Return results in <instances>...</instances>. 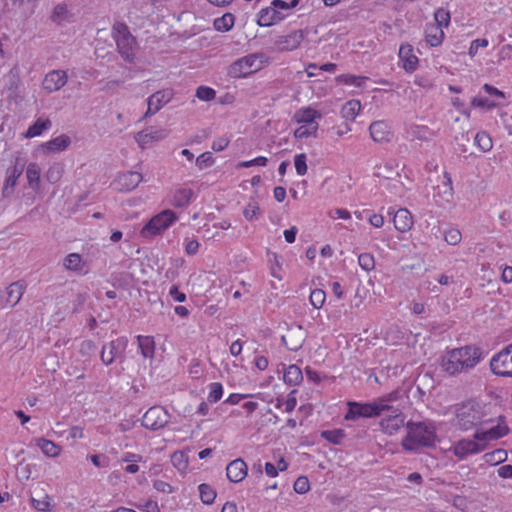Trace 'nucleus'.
<instances>
[{
  "label": "nucleus",
  "instance_id": "obj_1",
  "mask_svg": "<svg viewBox=\"0 0 512 512\" xmlns=\"http://www.w3.org/2000/svg\"><path fill=\"white\" fill-rule=\"evenodd\" d=\"M486 357L484 350L476 344H466L447 350L441 359L442 369L449 375L468 373Z\"/></svg>",
  "mask_w": 512,
  "mask_h": 512
},
{
  "label": "nucleus",
  "instance_id": "obj_43",
  "mask_svg": "<svg viewBox=\"0 0 512 512\" xmlns=\"http://www.w3.org/2000/svg\"><path fill=\"white\" fill-rule=\"evenodd\" d=\"M171 462L173 466L181 472L185 471L189 465L188 456L183 451H175L171 455Z\"/></svg>",
  "mask_w": 512,
  "mask_h": 512
},
{
  "label": "nucleus",
  "instance_id": "obj_2",
  "mask_svg": "<svg viewBox=\"0 0 512 512\" xmlns=\"http://www.w3.org/2000/svg\"><path fill=\"white\" fill-rule=\"evenodd\" d=\"M407 434L402 438L401 446L405 451H415L422 447L434 446L437 434L435 426L430 422L406 423Z\"/></svg>",
  "mask_w": 512,
  "mask_h": 512
},
{
  "label": "nucleus",
  "instance_id": "obj_26",
  "mask_svg": "<svg viewBox=\"0 0 512 512\" xmlns=\"http://www.w3.org/2000/svg\"><path fill=\"white\" fill-rule=\"evenodd\" d=\"M248 473L246 462L241 459L231 461L226 467V476L230 482L239 483L244 480Z\"/></svg>",
  "mask_w": 512,
  "mask_h": 512
},
{
  "label": "nucleus",
  "instance_id": "obj_30",
  "mask_svg": "<svg viewBox=\"0 0 512 512\" xmlns=\"http://www.w3.org/2000/svg\"><path fill=\"white\" fill-rule=\"evenodd\" d=\"M36 446L41 450V452L49 458H56L62 452V447L52 440L40 437L35 439Z\"/></svg>",
  "mask_w": 512,
  "mask_h": 512
},
{
  "label": "nucleus",
  "instance_id": "obj_57",
  "mask_svg": "<svg viewBox=\"0 0 512 512\" xmlns=\"http://www.w3.org/2000/svg\"><path fill=\"white\" fill-rule=\"evenodd\" d=\"M367 221L374 228H382L385 223L384 216L381 213H376L373 210L367 212Z\"/></svg>",
  "mask_w": 512,
  "mask_h": 512
},
{
  "label": "nucleus",
  "instance_id": "obj_47",
  "mask_svg": "<svg viewBox=\"0 0 512 512\" xmlns=\"http://www.w3.org/2000/svg\"><path fill=\"white\" fill-rule=\"evenodd\" d=\"M63 172V166L60 163H54L48 168L46 172V179L50 183H57L61 179Z\"/></svg>",
  "mask_w": 512,
  "mask_h": 512
},
{
  "label": "nucleus",
  "instance_id": "obj_54",
  "mask_svg": "<svg viewBox=\"0 0 512 512\" xmlns=\"http://www.w3.org/2000/svg\"><path fill=\"white\" fill-rule=\"evenodd\" d=\"M462 234L456 228H450L444 231V240L449 245H457L461 242Z\"/></svg>",
  "mask_w": 512,
  "mask_h": 512
},
{
  "label": "nucleus",
  "instance_id": "obj_28",
  "mask_svg": "<svg viewBox=\"0 0 512 512\" xmlns=\"http://www.w3.org/2000/svg\"><path fill=\"white\" fill-rule=\"evenodd\" d=\"M126 341L117 339L105 344L101 351V360L105 365L111 364L116 356L120 353L121 349L125 347Z\"/></svg>",
  "mask_w": 512,
  "mask_h": 512
},
{
  "label": "nucleus",
  "instance_id": "obj_7",
  "mask_svg": "<svg viewBox=\"0 0 512 512\" xmlns=\"http://www.w3.org/2000/svg\"><path fill=\"white\" fill-rule=\"evenodd\" d=\"M270 64V58L264 52L245 55L228 67V75L234 79L247 78Z\"/></svg>",
  "mask_w": 512,
  "mask_h": 512
},
{
  "label": "nucleus",
  "instance_id": "obj_18",
  "mask_svg": "<svg viewBox=\"0 0 512 512\" xmlns=\"http://www.w3.org/2000/svg\"><path fill=\"white\" fill-rule=\"evenodd\" d=\"M369 133L373 141L380 144L389 143L394 135L391 124L385 120L373 121Z\"/></svg>",
  "mask_w": 512,
  "mask_h": 512
},
{
  "label": "nucleus",
  "instance_id": "obj_15",
  "mask_svg": "<svg viewBox=\"0 0 512 512\" xmlns=\"http://www.w3.org/2000/svg\"><path fill=\"white\" fill-rule=\"evenodd\" d=\"M405 419L406 416L401 410L393 409L391 410V414L380 419L379 428L383 434L394 436L406 426Z\"/></svg>",
  "mask_w": 512,
  "mask_h": 512
},
{
  "label": "nucleus",
  "instance_id": "obj_63",
  "mask_svg": "<svg viewBox=\"0 0 512 512\" xmlns=\"http://www.w3.org/2000/svg\"><path fill=\"white\" fill-rule=\"evenodd\" d=\"M297 391L294 389L290 391L287 395V398L284 399L283 405H284V412L290 413L292 412L296 405H297V397H296Z\"/></svg>",
  "mask_w": 512,
  "mask_h": 512
},
{
  "label": "nucleus",
  "instance_id": "obj_22",
  "mask_svg": "<svg viewBox=\"0 0 512 512\" xmlns=\"http://www.w3.org/2000/svg\"><path fill=\"white\" fill-rule=\"evenodd\" d=\"M71 144V138L66 134H61L51 140L39 145L38 149L41 154L49 156L65 151Z\"/></svg>",
  "mask_w": 512,
  "mask_h": 512
},
{
  "label": "nucleus",
  "instance_id": "obj_52",
  "mask_svg": "<svg viewBox=\"0 0 512 512\" xmlns=\"http://www.w3.org/2000/svg\"><path fill=\"white\" fill-rule=\"evenodd\" d=\"M52 20L58 24L68 20L69 18V10L66 5H57L51 16Z\"/></svg>",
  "mask_w": 512,
  "mask_h": 512
},
{
  "label": "nucleus",
  "instance_id": "obj_51",
  "mask_svg": "<svg viewBox=\"0 0 512 512\" xmlns=\"http://www.w3.org/2000/svg\"><path fill=\"white\" fill-rule=\"evenodd\" d=\"M196 97L201 101H212L216 97V91L209 86L201 85L196 89Z\"/></svg>",
  "mask_w": 512,
  "mask_h": 512
},
{
  "label": "nucleus",
  "instance_id": "obj_12",
  "mask_svg": "<svg viewBox=\"0 0 512 512\" xmlns=\"http://www.w3.org/2000/svg\"><path fill=\"white\" fill-rule=\"evenodd\" d=\"M305 40V33L302 29L292 30L286 34L278 35L272 43V50L284 53L297 50Z\"/></svg>",
  "mask_w": 512,
  "mask_h": 512
},
{
  "label": "nucleus",
  "instance_id": "obj_55",
  "mask_svg": "<svg viewBox=\"0 0 512 512\" xmlns=\"http://www.w3.org/2000/svg\"><path fill=\"white\" fill-rule=\"evenodd\" d=\"M321 436L330 443L340 444L342 438L344 437V432L340 429L326 430L322 432Z\"/></svg>",
  "mask_w": 512,
  "mask_h": 512
},
{
  "label": "nucleus",
  "instance_id": "obj_25",
  "mask_svg": "<svg viewBox=\"0 0 512 512\" xmlns=\"http://www.w3.org/2000/svg\"><path fill=\"white\" fill-rule=\"evenodd\" d=\"M67 79V73L64 70L50 71L43 79V89L47 92L58 91L67 83Z\"/></svg>",
  "mask_w": 512,
  "mask_h": 512
},
{
  "label": "nucleus",
  "instance_id": "obj_10",
  "mask_svg": "<svg viewBox=\"0 0 512 512\" xmlns=\"http://www.w3.org/2000/svg\"><path fill=\"white\" fill-rule=\"evenodd\" d=\"M178 220L176 213L170 209H165L154 215L140 230L142 237L156 236L169 227H171Z\"/></svg>",
  "mask_w": 512,
  "mask_h": 512
},
{
  "label": "nucleus",
  "instance_id": "obj_50",
  "mask_svg": "<svg viewBox=\"0 0 512 512\" xmlns=\"http://www.w3.org/2000/svg\"><path fill=\"white\" fill-rule=\"evenodd\" d=\"M223 396V386L220 382H212L209 384L208 400L211 403L218 402Z\"/></svg>",
  "mask_w": 512,
  "mask_h": 512
},
{
  "label": "nucleus",
  "instance_id": "obj_61",
  "mask_svg": "<svg viewBox=\"0 0 512 512\" xmlns=\"http://www.w3.org/2000/svg\"><path fill=\"white\" fill-rule=\"evenodd\" d=\"M200 244L195 237L184 239V250L189 256L195 255L199 250Z\"/></svg>",
  "mask_w": 512,
  "mask_h": 512
},
{
  "label": "nucleus",
  "instance_id": "obj_24",
  "mask_svg": "<svg viewBox=\"0 0 512 512\" xmlns=\"http://www.w3.org/2000/svg\"><path fill=\"white\" fill-rule=\"evenodd\" d=\"M173 97V91L171 89H163L155 92L147 99V111L145 117L150 116L158 112L165 104L170 102Z\"/></svg>",
  "mask_w": 512,
  "mask_h": 512
},
{
  "label": "nucleus",
  "instance_id": "obj_4",
  "mask_svg": "<svg viewBox=\"0 0 512 512\" xmlns=\"http://www.w3.org/2000/svg\"><path fill=\"white\" fill-rule=\"evenodd\" d=\"M322 117V113L312 105L297 109L292 117L294 123L297 124V128L293 132L294 138L303 140L316 137Z\"/></svg>",
  "mask_w": 512,
  "mask_h": 512
},
{
  "label": "nucleus",
  "instance_id": "obj_53",
  "mask_svg": "<svg viewBox=\"0 0 512 512\" xmlns=\"http://www.w3.org/2000/svg\"><path fill=\"white\" fill-rule=\"evenodd\" d=\"M294 166H295L296 173L299 176L306 175V173L308 171L306 154L300 153V154L295 155Z\"/></svg>",
  "mask_w": 512,
  "mask_h": 512
},
{
  "label": "nucleus",
  "instance_id": "obj_3",
  "mask_svg": "<svg viewBox=\"0 0 512 512\" xmlns=\"http://www.w3.org/2000/svg\"><path fill=\"white\" fill-rule=\"evenodd\" d=\"M486 413L485 405L475 400H468L456 406L455 425L462 431L479 428L481 423H488Z\"/></svg>",
  "mask_w": 512,
  "mask_h": 512
},
{
  "label": "nucleus",
  "instance_id": "obj_14",
  "mask_svg": "<svg viewBox=\"0 0 512 512\" xmlns=\"http://www.w3.org/2000/svg\"><path fill=\"white\" fill-rule=\"evenodd\" d=\"M486 448V444L475 440L474 437L472 439L470 438H463L455 443L452 444V446L449 448V451L453 453V455L458 460H464L470 455L478 454L482 451H484Z\"/></svg>",
  "mask_w": 512,
  "mask_h": 512
},
{
  "label": "nucleus",
  "instance_id": "obj_5",
  "mask_svg": "<svg viewBox=\"0 0 512 512\" xmlns=\"http://www.w3.org/2000/svg\"><path fill=\"white\" fill-rule=\"evenodd\" d=\"M301 0H272L269 6L257 13V23L261 27H270L290 17Z\"/></svg>",
  "mask_w": 512,
  "mask_h": 512
},
{
  "label": "nucleus",
  "instance_id": "obj_31",
  "mask_svg": "<svg viewBox=\"0 0 512 512\" xmlns=\"http://www.w3.org/2000/svg\"><path fill=\"white\" fill-rule=\"evenodd\" d=\"M52 126L51 120L47 117L38 118L32 125L28 127L26 132L23 134L24 138L31 139L42 135L46 130H49Z\"/></svg>",
  "mask_w": 512,
  "mask_h": 512
},
{
  "label": "nucleus",
  "instance_id": "obj_20",
  "mask_svg": "<svg viewBox=\"0 0 512 512\" xmlns=\"http://www.w3.org/2000/svg\"><path fill=\"white\" fill-rule=\"evenodd\" d=\"M168 135V131L165 129H158L155 127H149L144 131L138 132L134 138L141 149H145L151 146L153 143L165 139Z\"/></svg>",
  "mask_w": 512,
  "mask_h": 512
},
{
  "label": "nucleus",
  "instance_id": "obj_27",
  "mask_svg": "<svg viewBox=\"0 0 512 512\" xmlns=\"http://www.w3.org/2000/svg\"><path fill=\"white\" fill-rule=\"evenodd\" d=\"M406 137L410 140L428 141L435 136V132L426 125L408 124L405 126Z\"/></svg>",
  "mask_w": 512,
  "mask_h": 512
},
{
  "label": "nucleus",
  "instance_id": "obj_34",
  "mask_svg": "<svg viewBox=\"0 0 512 512\" xmlns=\"http://www.w3.org/2000/svg\"><path fill=\"white\" fill-rule=\"evenodd\" d=\"M23 173V167L18 163L10 166L6 170V179L3 187V192L5 193L9 188L13 190L16 186L19 177Z\"/></svg>",
  "mask_w": 512,
  "mask_h": 512
},
{
  "label": "nucleus",
  "instance_id": "obj_36",
  "mask_svg": "<svg viewBox=\"0 0 512 512\" xmlns=\"http://www.w3.org/2000/svg\"><path fill=\"white\" fill-rule=\"evenodd\" d=\"M361 111V102L359 100H349L341 108L342 118L348 121H354Z\"/></svg>",
  "mask_w": 512,
  "mask_h": 512
},
{
  "label": "nucleus",
  "instance_id": "obj_13",
  "mask_svg": "<svg viewBox=\"0 0 512 512\" xmlns=\"http://www.w3.org/2000/svg\"><path fill=\"white\" fill-rule=\"evenodd\" d=\"M490 368L495 375L512 377V342L492 357Z\"/></svg>",
  "mask_w": 512,
  "mask_h": 512
},
{
  "label": "nucleus",
  "instance_id": "obj_40",
  "mask_svg": "<svg viewBox=\"0 0 512 512\" xmlns=\"http://www.w3.org/2000/svg\"><path fill=\"white\" fill-rule=\"evenodd\" d=\"M198 491L203 504L211 505L214 503L217 493L211 485L202 483L198 486Z\"/></svg>",
  "mask_w": 512,
  "mask_h": 512
},
{
  "label": "nucleus",
  "instance_id": "obj_8",
  "mask_svg": "<svg viewBox=\"0 0 512 512\" xmlns=\"http://www.w3.org/2000/svg\"><path fill=\"white\" fill-rule=\"evenodd\" d=\"M434 22L427 23L424 28V40L430 47H439L445 39L444 29L451 23V15L447 9L438 8L434 12Z\"/></svg>",
  "mask_w": 512,
  "mask_h": 512
},
{
  "label": "nucleus",
  "instance_id": "obj_64",
  "mask_svg": "<svg viewBox=\"0 0 512 512\" xmlns=\"http://www.w3.org/2000/svg\"><path fill=\"white\" fill-rule=\"evenodd\" d=\"M472 106L479 108L492 109L497 106V103L489 100L488 98L477 96L474 97L471 101Z\"/></svg>",
  "mask_w": 512,
  "mask_h": 512
},
{
  "label": "nucleus",
  "instance_id": "obj_45",
  "mask_svg": "<svg viewBox=\"0 0 512 512\" xmlns=\"http://www.w3.org/2000/svg\"><path fill=\"white\" fill-rule=\"evenodd\" d=\"M443 196L446 202H450L453 199L454 189L451 174L447 171L443 172Z\"/></svg>",
  "mask_w": 512,
  "mask_h": 512
},
{
  "label": "nucleus",
  "instance_id": "obj_46",
  "mask_svg": "<svg viewBox=\"0 0 512 512\" xmlns=\"http://www.w3.org/2000/svg\"><path fill=\"white\" fill-rule=\"evenodd\" d=\"M32 507L40 512H48L51 509V498L47 494H43L40 499L31 497Z\"/></svg>",
  "mask_w": 512,
  "mask_h": 512
},
{
  "label": "nucleus",
  "instance_id": "obj_60",
  "mask_svg": "<svg viewBox=\"0 0 512 512\" xmlns=\"http://www.w3.org/2000/svg\"><path fill=\"white\" fill-rule=\"evenodd\" d=\"M214 164V158L210 152H204L196 159V165L200 170L208 168Z\"/></svg>",
  "mask_w": 512,
  "mask_h": 512
},
{
  "label": "nucleus",
  "instance_id": "obj_9",
  "mask_svg": "<svg viewBox=\"0 0 512 512\" xmlns=\"http://www.w3.org/2000/svg\"><path fill=\"white\" fill-rule=\"evenodd\" d=\"M488 423H481L474 433V439L484 444L498 440L509 433V427L503 416L492 418L486 413Z\"/></svg>",
  "mask_w": 512,
  "mask_h": 512
},
{
  "label": "nucleus",
  "instance_id": "obj_35",
  "mask_svg": "<svg viewBox=\"0 0 512 512\" xmlns=\"http://www.w3.org/2000/svg\"><path fill=\"white\" fill-rule=\"evenodd\" d=\"M369 78L367 76H360L354 74H341L336 77V82L345 86H354L363 88Z\"/></svg>",
  "mask_w": 512,
  "mask_h": 512
},
{
  "label": "nucleus",
  "instance_id": "obj_59",
  "mask_svg": "<svg viewBox=\"0 0 512 512\" xmlns=\"http://www.w3.org/2000/svg\"><path fill=\"white\" fill-rule=\"evenodd\" d=\"M268 159L265 156H258L251 160L241 161L237 164V168H249L252 166H266Z\"/></svg>",
  "mask_w": 512,
  "mask_h": 512
},
{
  "label": "nucleus",
  "instance_id": "obj_44",
  "mask_svg": "<svg viewBox=\"0 0 512 512\" xmlns=\"http://www.w3.org/2000/svg\"><path fill=\"white\" fill-rule=\"evenodd\" d=\"M399 398V391L393 390L390 393L378 397L377 401L379 404L383 405V412H389L393 410V407L390 405V403L397 401Z\"/></svg>",
  "mask_w": 512,
  "mask_h": 512
},
{
  "label": "nucleus",
  "instance_id": "obj_38",
  "mask_svg": "<svg viewBox=\"0 0 512 512\" xmlns=\"http://www.w3.org/2000/svg\"><path fill=\"white\" fill-rule=\"evenodd\" d=\"M64 267L67 270L73 271V272H82L84 268V263L82 260V257L78 253H70L68 254L64 259Z\"/></svg>",
  "mask_w": 512,
  "mask_h": 512
},
{
  "label": "nucleus",
  "instance_id": "obj_41",
  "mask_svg": "<svg viewBox=\"0 0 512 512\" xmlns=\"http://www.w3.org/2000/svg\"><path fill=\"white\" fill-rule=\"evenodd\" d=\"M234 20L232 13H225L214 20V27L217 31L227 32L234 26Z\"/></svg>",
  "mask_w": 512,
  "mask_h": 512
},
{
  "label": "nucleus",
  "instance_id": "obj_37",
  "mask_svg": "<svg viewBox=\"0 0 512 512\" xmlns=\"http://www.w3.org/2000/svg\"><path fill=\"white\" fill-rule=\"evenodd\" d=\"M40 176H41V169L39 165L35 162H31L28 164L26 168V178L28 181V185L33 190H39L40 189Z\"/></svg>",
  "mask_w": 512,
  "mask_h": 512
},
{
  "label": "nucleus",
  "instance_id": "obj_32",
  "mask_svg": "<svg viewBox=\"0 0 512 512\" xmlns=\"http://www.w3.org/2000/svg\"><path fill=\"white\" fill-rule=\"evenodd\" d=\"M141 355L147 359H153L155 354V340L153 336L138 335L136 337Z\"/></svg>",
  "mask_w": 512,
  "mask_h": 512
},
{
  "label": "nucleus",
  "instance_id": "obj_42",
  "mask_svg": "<svg viewBox=\"0 0 512 512\" xmlns=\"http://www.w3.org/2000/svg\"><path fill=\"white\" fill-rule=\"evenodd\" d=\"M474 144L482 151L488 152L493 147L492 138L485 131H480L476 134Z\"/></svg>",
  "mask_w": 512,
  "mask_h": 512
},
{
  "label": "nucleus",
  "instance_id": "obj_21",
  "mask_svg": "<svg viewBox=\"0 0 512 512\" xmlns=\"http://www.w3.org/2000/svg\"><path fill=\"white\" fill-rule=\"evenodd\" d=\"M401 67L408 73H413L419 65V58L414 52V47L409 43H402L398 52Z\"/></svg>",
  "mask_w": 512,
  "mask_h": 512
},
{
  "label": "nucleus",
  "instance_id": "obj_39",
  "mask_svg": "<svg viewBox=\"0 0 512 512\" xmlns=\"http://www.w3.org/2000/svg\"><path fill=\"white\" fill-rule=\"evenodd\" d=\"M507 457V451L504 449H495L494 451L485 453L483 455L485 463L491 466H496L505 462L507 460Z\"/></svg>",
  "mask_w": 512,
  "mask_h": 512
},
{
  "label": "nucleus",
  "instance_id": "obj_17",
  "mask_svg": "<svg viewBox=\"0 0 512 512\" xmlns=\"http://www.w3.org/2000/svg\"><path fill=\"white\" fill-rule=\"evenodd\" d=\"M387 213L392 217V223L397 232L407 233L412 230L414 218L407 208L395 209L394 207H389Z\"/></svg>",
  "mask_w": 512,
  "mask_h": 512
},
{
  "label": "nucleus",
  "instance_id": "obj_49",
  "mask_svg": "<svg viewBox=\"0 0 512 512\" xmlns=\"http://www.w3.org/2000/svg\"><path fill=\"white\" fill-rule=\"evenodd\" d=\"M309 300L314 308L320 309L325 303L326 293L322 289H314L310 293Z\"/></svg>",
  "mask_w": 512,
  "mask_h": 512
},
{
  "label": "nucleus",
  "instance_id": "obj_16",
  "mask_svg": "<svg viewBox=\"0 0 512 512\" xmlns=\"http://www.w3.org/2000/svg\"><path fill=\"white\" fill-rule=\"evenodd\" d=\"M170 419V415L162 406L149 408L142 417V425L150 430L163 428Z\"/></svg>",
  "mask_w": 512,
  "mask_h": 512
},
{
  "label": "nucleus",
  "instance_id": "obj_58",
  "mask_svg": "<svg viewBox=\"0 0 512 512\" xmlns=\"http://www.w3.org/2000/svg\"><path fill=\"white\" fill-rule=\"evenodd\" d=\"M358 263L365 271H370L374 268V257L369 253H362L358 256Z\"/></svg>",
  "mask_w": 512,
  "mask_h": 512
},
{
  "label": "nucleus",
  "instance_id": "obj_56",
  "mask_svg": "<svg viewBox=\"0 0 512 512\" xmlns=\"http://www.w3.org/2000/svg\"><path fill=\"white\" fill-rule=\"evenodd\" d=\"M293 489L298 494H306L310 490V482L306 476H299L293 484Z\"/></svg>",
  "mask_w": 512,
  "mask_h": 512
},
{
  "label": "nucleus",
  "instance_id": "obj_11",
  "mask_svg": "<svg viewBox=\"0 0 512 512\" xmlns=\"http://www.w3.org/2000/svg\"><path fill=\"white\" fill-rule=\"evenodd\" d=\"M348 410L344 416L345 420L354 421L358 418H374L379 417L383 412V405L379 404L377 399L371 402L349 401L347 403Z\"/></svg>",
  "mask_w": 512,
  "mask_h": 512
},
{
  "label": "nucleus",
  "instance_id": "obj_62",
  "mask_svg": "<svg viewBox=\"0 0 512 512\" xmlns=\"http://www.w3.org/2000/svg\"><path fill=\"white\" fill-rule=\"evenodd\" d=\"M327 215L330 219H342L349 220L351 219V213L345 208H336L331 209L327 212Z\"/></svg>",
  "mask_w": 512,
  "mask_h": 512
},
{
  "label": "nucleus",
  "instance_id": "obj_23",
  "mask_svg": "<svg viewBox=\"0 0 512 512\" xmlns=\"http://www.w3.org/2000/svg\"><path fill=\"white\" fill-rule=\"evenodd\" d=\"M143 180L142 174L136 171H128L118 175L114 181L115 189L118 191H132Z\"/></svg>",
  "mask_w": 512,
  "mask_h": 512
},
{
  "label": "nucleus",
  "instance_id": "obj_19",
  "mask_svg": "<svg viewBox=\"0 0 512 512\" xmlns=\"http://www.w3.org/2000/svg\"><path fill=\"white\" fill-rule=\"evenodd\" d=\"M194 197L195 194L192 188L186 185H177L171 190L169 203L174 208H186Z\"/></svg>",
  "mask_w": 512,
  "mask_h": 512
},
{
  "label": "nucleus",
  "instance_id": "obj_6",
  "mask_svg": "<svg viewBox=\"0 0 512 512\" xmlns=\"http://www.w3.org/2000/svg\"><path fill=\"white\" fill-rule=\"evenodd\" d=\"M112 38L121 58L128 63H134L139 50L136 37L124 22H115L112 26Z\"/></svg>",
  "mask_w": 512,
  "mask_h": 512
},
{
  "label": "nucleus",
  "instance_id": "obj_48",
  "mask_svg": "<svg viewBox=\"0 0 512 512\" xmlns=\"http://www.w3.org/2000/svg\"><path fill=\"white\" fill-rule=\"evenodd\" d=\"M243 215L246 220H253L260 215V207L256 200H250L243 210Z\"/></svg>",
  "mask_w": 512,
  "mask_h": 512
},
{
  "label": "nucleus",
  "instance_id": "obj_29",
  "mask_svg": "<svg viewBox=\"0 0 512 512\" xmlns=\"http://www.w3.org/2000/svg\"><path fill=\"white\" fill-rule=\"evenodd\" d=\"M26 289V284L23 281H16L11 283L6 289V303L13 307L22 298V295Z\"/></svg>",
  "mask_w": 512,
  "mask_h": 512
},
{
  "label": "nucleus",
  "instance_id": "obj_33",
  "mask_svg": "<svg viewBox=\"0 0 512 512\" xmlns=\"http://www.w3.org/2000/svg\"><path fill=\"white\" fill-rule=\"evenodd\" d=\"M283 381L290 386H297L303 381V374L300 367L291 364L284 369Z\"/></svg>",
  "mask_w": 512,
  "mask_h": 512
}]
</instances>
